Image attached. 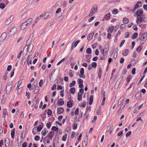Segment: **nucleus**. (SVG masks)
<instances>
[{
    "mask_svg": "<svg viewBox=\"0 0 147 147\" xmlns=\"http://www.w3.org/2000/svg\"><path fill=\"white\" fill-rule=\"evenodd\" d=\"M147 39V33H144L141 37L138 38V40L140 41L141 44H144Z\"/></svg>",
    "mask_w": 147,
    "mask_h": 147,
    "instance_id": "f257e3e1",
    "label": "nucleus"
},
{
    "mask_svg": "<svg viewBox=\"0 0 147 147\" xmlns=\"http://www.w3.org/2000/svg\"><path fill=\"white\" fill-rule=\"evenodd\" d=\"M12 83V82H9L6 86V93L7 94H9L10 93L11 90Z\"/></svg>",
    "mask_w": 147,
    "mask_h": 147,
    "instance_id": "f03ea898",
    "label": "nucleus"
},
{
    "mask_svg": "<svg viewBox=\"0 0 147 147\" xmlns=\"http://www.w3.org/2000/svg\"><path fill=\"white\" fill-rule=\"evenodd\" d=\"M97 5L96 4L94 5L91 9V11L89 13V16L91 17L92 15L96 12L97 11Z\"/></svg>",
    "mask_w": 147,
    "mask_h": 147,
    "instance_id": "7ed1b4c3",
    "label": "nucleus"
},
{
    "mask_svg": "<svg viewBox=\"0 0 147 147\" xmlns=\"http://www.w3.org/2000/svg\"><path fill=\"white\" fill-rule=\"evenodd\" d=\"M30 43V42L29 44L28 43V44H26V46H25L23 49V52H24V50L26 46H27L26 49L27 51L29 52H31L32 51L33 48V45L32 44Z\"/></svg>",
    "mask_w": 147,
    "mask_h": 147,
    "instance_id": "20e7f679",
    "label": "nucleus"
},
{
    "mask_svg": "<svg viewBox=\"0 0 147 147\" xmlns=\"http://www.w3.org/2000/svg\"><path fill=\"white\" fill-rule=\"evenodd\" d=\"M17 29L15 27H13L10 30L9 33V36L13 35L17 31Z\"/></svg>",
    "mask_w": 147,
    "mask_h": 147,
    "instance_id": "39448f33",
    "label": "nucleus"
},
{
    "mask_svg": "<svg viewBox=\"0 0 147 147\" xmlns=\"http://www.w3.org/2000/svg\"><path fill=\"white\" fill-rule=\"evenodd\" d=\"M88 141V137L86 135L84 138L82 142V147H86Z\"/></svg>",
    "mask_w": 147,
    "mask_h": 147,
    "instance_id": "423d86ee",
    "label": "nucleus"
},
{
    "mask_svg": "<svg viewBox=\"0 0 147 147\" xmlns=\"http://www.w3.org/2000/svg\"><path fill=\"white\" fill-rule=\"evenodd\" d=\"M7 37V33L6 32L3 33L0 37V40L3 41L5 40Z\"/></svg>",
    "mask_w": 147,
    "mask_h": 147,
    "instance_id": "0eeeda50",
    "label": "nucleus"
},
{
    "mask_svg": "<svg viewBox=\"0 0 147 147\" xmlns=\"http://www.w3.org/2000/svg\"><path fill=\"white\" fill-rule=\"evenodd\" d=\"M32 56L31 55H29L27 59V64L28 65H29V64H31L32 63Z\"/></svg>",
    "mask_w": 147,
    "mask_h": 147,
    "instance_id": "6e6552de",
    "label": "nucleus"
},
{
    "mask_svg": "<svg viewBox=\"0 0 147 147\" xmlns=\"http://www.w3.org/2000/svg\"><path fill=\"white\" fill-rule=\"evenodd\" d=\"M13 16H11L10 18L6 21L5 22V24L7 25L9 24L12 21L13 18Z\"/></svg>",
    "mask_w": 147,
    "mask_h": 147,
    "instance_id": "1a4fd4ad",
    "label": "nucleus"
},
{
    "mask_svg": "<svg viewBox=\"0 0 147 147\" xmlns=\"http://www.w3.org/2000/svg\"><path fill=\"white\" fill-rule=\"evenodd\" d=\"M84 69L83 68H81L80 70V74L79 75V77L80 78H85V75H84Z\"/></svg>",
    "mask_w": 147,
    "mask_h": 147,
    "instance_id": "9d476101",
    "label": "nucleus"
},
{
    "mask_svg": "<svg viewBox=\"0 0 147 147\" xmlns=\"http://www.w3.org/2000/svg\"><path fill=\"white\" fill-rule=\"evenodd\" d=\"M78 80L79 83V87L81 88H83L84 87L83 84V80L80 78H79Z\"/></svg>",
    "mask_w": 147,
    "mask_h": 147,
    "instance_id": "9b49d317",
    "label": "nucleus"
},
{
    "mask_svg": "<svg viewBox=\"0 0 147 147\" xmlns=\"http://www.w3.org/2000/svg\"><path fill=\"white\" fill-rule=\"evenodd\" d=\"M142 5V3L140 1H138L135 5L134 7L135 9H137L138 7H140Z\"/></svg>",
    "mask_w": 147,
    "mask_h": 147,
    "instance_id": "f8f14e48",
    "label": "nucleus"
},
{
    "mask_svg": "<svg viewBox=\"0 0 147 147\" xmlns=\"http://www.w3.org/2000/svg\"><path fill=\"white\" fill-rule=\"evenodd\" d=\"M135 97L137 99H139L141 97V93L140 92H138L135 95Z\"/></svg>",
    "mask_w": 147,
    "mask_h": 147,
    "instance_id": "ddd939ff",
    "label": "nucleus"
},
{
    "mask_svg": "<svg viewBox=\"0 0 147 147\" xmlns=\"http://www.w3.org/2000/svg\"><path fill=\"white\" fill-rule=\"evenodd\" d=\"M80 41L79 40H77L75 42L73 43L72 45L71 46V49L72 50L74 48H75L76 47L78 44L80 42Z\"/></svg>",
    "mask_w": 147,
    "mask_h": 147,
    "instance_id": "4468645a",
    "label": "nucleus"
},
{
    "mask_svg": "<svg viewBox=\"0 0 147 147\" xmlns=\"http://www.w3.org/2000/svg\"><path fill=\"white\" fill-rule=\"evenodd\" d=\"M34 36L33 33H32L29 37L27 41V44H28V43L29 44L30 42L32 40V38Z\"/></svg>",
    "mask_w": 147,
    "mask_h": 147,
    "instance_id": "2eb2a0df",
    "label": "nucleus"
},
{
    "mask_svg": "<svg viewBox=\"0 0 147 147\" xmlns=\"http://www.w3.org/2000/svg\"><path fill=\"white\" fill-rule=\"evenodd\" d=\"M136 13L138 16H141L143 14V11L141 10H137L136 12Z\"/></svg>",
    "mask_w": 147,
    "mask_h": 147,
    "instance_id": "dca6fc26",
    "label": "nucleus"
},
{
    "mask_svg": "<svg viewBox=\"0 0 147 147\" xmlns=\"http://www.w3.org/2000/svg\"><path fill=\"white\" fill-rule=\"evenodd\" d=\"M94 32H93L88 34L87 37V39L88 40H90L92 39L94 34Z\"/></svg>",
    "mask_w": 147,
    "mask_h": 147,
    "instance_id": "f3484780",
    "label": "nucleus"
},
{
    "mask_svg": "<svg viewBox=\"0 0 147 147\" xmlns=\"http://www.w3.org/2000/svg\"><path fill=\"white\" fill-rule=\"evenodd\" d=\"M64 111V109L62 107H60L58 109L57 111V113L58 114H60L63 112Z\"/></svg>",
    "mask_w": 147,
    "mask_h": 147,
    "instance_id": "a211bd4d",
    "label": "nucleus"
},
{
    "mask_svg": "<svg viewBox=\"0 0 147 147\" xmlns=\"http://www.w3.org/2000/svg\"><path fill=\"white\" fill-rule=\"evenodd\" d=\"M27 23L25 22L22 24L20 27L21 29L24 30L26 28L27 25H28Z\"/></svg>",
    "mask_w": 147,
    "mask_h": 147,
    "instance_id": "6ab92c4d",
    "label": "nucleus"
},
{
    "mask_svg": "<svg viewBox=\"0 0 147 147\" xmlns=\"http://www.w3.org/2000/svg\"><path fill=\"white\" fill-rule=\"evenodd\" d=\"M53 132L52 131H51L48 134L47 136L45 138H46V137H49L51 139H52V137L53 136Z\"/></svg>",
    "mask_w": 147,
    "mask_h": 147,
    "instance_id": "aec40b11",
    "label": "nucleus"
},
{
    "mask_svg": "<svg viewBox=\"0 0 147 147\" xmlns=\"http://www.w3.org/2000/svg\"><path fill=\"white\" fill-rule=\"evenodd\" d=\"M8 114L7 109L6 108H4L3 109V117L4 118H5L6 115Z\"/></svg>",
    "mask_w": 147,
    "mask_h": 147,
    "instance_id": "412c9836",
    "label": "nucleus"
},
{
    "mask_svg": "<svg viewBox=\"0 0 147 147\" xmlns=\"http://www.w3.org/2000/svg\"><path fill=\"white\" fill-rule=\"evenodd\" d=\"M131 79V76L130 75H129L127 78V82L125 84V86H127L129 83L130 81V80Z\"/></svg>",
    "mask_w": 147,
    "mask_h": 147,
    "instance_id": "4be33fe9",
    "label": "nucleus"
},
{
    "mask_svg": "<svg viewBox=\"0 0 147 147\" xmlns=\"http://www.w3.org/2000/svg\"><path fill=\"white\" fill-rule=\"evenodd\" d=\"M102 74V70L100 67L99 69V71L98 73V78L100 79L101 77Z\"/></svg>",
    "mask_w": 147,
    "mask_h": 147,
    "instance_id": "5701e85b",
    "label": "nucleus"
},
{
    "mask_svg": "<svg viewBox=\"0 0 147 147\" xmlns=\"http://www.w3.org/2000/svg\"><path fill=\"white\" fill-rule=\"evenodd\" d=\"M75 88L74 87H72L69 90V91L71 93L74 94L75 92Z\"/></svg>",
    "mask_w": 147,
    "mask_h": 147,
    "instance_id": "b1692460",
    "label": "nucleus"
},
{
    "mask_svg": "<svg viewBox=\"0 0 147 147\" xmlns=\"http://www.w3.org/2000/svg\"><path fill=\"white\" fill-rule=\"evenodd\" d=\"M58 104L60 106H62L64 104V102L62 99H60L58 101Z\"/></svg>",
    "mask_w": 147,
    "mask_h": 147,
    "instance_id": "393cba45",
    "label": "nucleus"
},
{
    "mask_svg": "<svg viewBox=\"0 0 147 147\" xmlns=\"http://www.w3.org/2000/svg\"><path fill=\"white\" fill-rule=\"evenodd\" d=\"M93 95H91L90 97V101L89 102V104L91 105L93 102Z\"/></svg>",
    "mask_w": 147,
    "mask_h": 147,
    "instance_id": "a878e982",
    "label": "nucleus"
},
{
    "mask_svg": "<svg viewBox=\"0 0 147 147\" xmlns=\"http://www.w3.org/2000/svg\"><path fill=\"white\" fill-rule=\"evenodd\" d=\"M82 95V94H80L79 92H78V101H80L81 100Z\"/></svg>",
    "mask_w": 147,
    "mask_h": 147,
    "instance_id": "bb28decb",
    "label": "nucleus"
},
{
    "mask_svg": "<svg viewBox=\"0 0 147 147\" xmlns=\"http://www.w3.org/2000/svg\"><path fill=\"white\" fill-rule=\"evenodd\" d=\"M138 34L137 32L134 33L133 35H132V38L133 39H135L138 36Z\"/></svg>",
    "mask_w": 147,
    "mask_h": 147,
    "instance_id": "cd10ccee",
    "label": "nucleus"
},
{
    "mask_svg": "<svg viewBox=\"0 0 147 147\" xmlns=\"http://www.w3.org/2000/svg\"><path fill=\"white\" fill-rule=\"evenodd\" d=\"M142 49V47L140 46H139L136 49V50L137 52L139 53H140L141 50Z\"/></svg>",
    "mask_w": 147,
    "mask_h": 147,
    "instance_id": "c85d7f7f",
    "label": "nucleus"
},
{
    "mask_svg": "<svg viewBox=\"0 0 147 147\" xmlns=\"http://www.w3.org/2000/svg\"><path fill=\"white\" fill-rule=\"evenodd\" d=\"M34 88H36L34 91V93L35 94H36L38 92V91L40 90V87L38 86H37L36 87H34Z\"/></svg>",
    "mask_w": 147,
    "mask_h": 147,
    "instance_id": "c756f323",
    "label": "nucleus"
},
{
    "mask_svg": "<svg viewBox=\"0 0 147 147\" xmlns=\"http://www.w3.org/2000/svg\"><path fill=\"white\" fill-rule=\"evenodd\" d=\"M67 107L71 108L72 106V104L71 102L69 101L67 102Z\"/></svg>",
    "mask_w": 147,
    "mask_h": 147,
    "instance_id": "7c9ffc66",
    "label": "nucleus"
},
{
    "mask_svg": "<svg viewBox=\"0 0 147 147\" xmlns=\"http://www.w3.org/2000/svg\"><path fill=\"white\" fill-rule=\"evenodd\" d=\"M5 7V4L3 3H0V8L1 9H3Z\"/></svg>",
    "mask_w": 147,
    "mask_h": 147,
    "instance_id": "2f4dec72",
    "label": "nucleus"
},
{
    "mask_svg": "<svg viewBox=\"0 0 147 147\" xmlns=\"http://www.w3.org/2000/svg\"><path fill=\"white\" fill-rule=\"evenodd\" d=\"M114 27L113 26H112L111 27H110L109 29H108V32L111 33L113 31L114 29Z\"/></svg>",
    "mask_w": 147,
    "mask_h": 147,
    "instance_id": "473e14b6",
    "label": "nucleus"
},
{
    "mask_svg": "<svg viewBox=\"0 0 147 147\" xmlns=\"http://www.w3.org/2000/svg\"><path fill=\"white\" fill-rule=\"evenodd\" d=\"M50 13L49 12H47L44 16V19H46L49 16Z\"/></svg>",
    "mask_w": 147,
    "mask_h": 147,
    "instance_id": "72a5a7b5",
    "label": "nucleus"
},
{
    "mask_svg": "<svg viewBox=\"0 0 147 147\" xmlns=\"http://www.w3.org/2000/svg\"><path fill=\"white\" fill-rule=\"evenodd\" d=\"M5 145L6 146H7L6 144V143H7V144H8V145L9 144L10 142H9V138H6L5 139Z\"/></svg>",
    "mask_w": 147,
    "mask_h": 147,
    "instance_id": "f704fd0d",
    "label": "nucleus"
},
{
    "mask_svg": "<svg viewBox=\"0 0 147 147\" xmlns=\"http://www.w3.org/2000/svg\"><path fill=\"white\" fill-rule=\"evenodd\" d=\"M123 22L124 24H127L129 22V20L127 19V18H124L123 19Z\"/></svg>",
    "mask_w": 147,
    "mask_h": 147,
    "instance_id": "c9c22d12",
    "label": "nucleus"
},
{
    "mask_svg": "<svg viewBox=\"0 0 147 147\" xmlns=\"http://www.w3.org/2000/svg\"><path fill=\"white\" fill-rule=\"evenodd\" d=\"M110 13H109L105 16V18L106 20H108L110 16Z\"/></svg>",
    "mask_w": 147,
    "mask_h": 147,
    "instance_id": "e433bc0d",
    "label": "nucleus"
},
{
    "mask_svg": "<svg viewBox=\"0 0 147 147\" xmlns=\"http://www.w3.org/2000/svg\"><path fill=\"white\" fill-rule=\"evenodd\" d=\"M32 19L31 18H28L25 22L27 23V25L29 24L32 21Z\"/></svg>",
    "mask_w": 147,
    "mask_h": 147,
    "instance_id": "4c0bfd02",
    "label": "nucleus"
},
{
    "mask_svg": "<svg viewBox=\"0 0 147 147\" xmlns=\"http://www.w3.org/2000/svg\"><path fill=\"white\" fill-rule=\"evenodd\" d=\"M51 130L53 131H58L59 128L58 127H56L55 126H53L51 128Z\"/></svg>",
    "mask_w": 147,
    "mask_h": 147,
    "instance_id": "58836bf2",
    "label": "nucleus"
},
{
    "mask_svg": "<svg viewBox=\"0 0 147 147\" xmlns=\"http://www.w3.org/2000/svg\"><path fill=\"white\" fill-rule=\"evenodd\" d=\"M105 53L106 54H107L108 52L109 49V46L108 45L105 46Z\"/></svg>",
    "mask_w": 147,
    "mask_h": 147,
    "instance_id": "ea45409f",
    "label": "nucleus"
},
{
    "mask_svg": "<svg viewBox=\"0 0 147 147\" xmlns=\"http://www.w3.org/2000/svg\"><path fill=\"white\" fill-rule=\"evenodd\" d=\"M76 84V82L75 81H73L71 83L69 84V87H71L73 86H74Z\"/></svg>",
    "mask_w": 147,
    "mask_h": 147,
    "instance_id": "a19ab883",
    "label": "nucleus"
},
{
    "mask_svg": "<svg viewBox=\"0 0 147 147\" xmlns=\"http://www.w3.org/2000/svg\"><path fill=\"white\" fill-rule=\"evenodd\" d=\"M123 99L122 98H120L119 100L118 103V105H120L121 103L123 101Z\"/></svg>",
    "mask_w": 147,
    "mask_h": 147,
    "instance_id": "79ce46f5",
    "label": "nucleus"
},
{
    "mask_svg": "<svg viewBox=\"0 0 147 147\" xmlns=\"http://www.w3.org/2000/svg\"><path fill=\"white\" fill-rule=\"evenodd\" d=\"M128 53V51L127 49H126L125 50V52L122 53V55L124 56H126L127 55Z\"/></svg>",
    "mask_w": 147,
    "mask_h": 147,
    "instance_id": "37998d69",
    "label": "nucleus"
},
{
    "mask_svg": "<svg viewBox=\"0 0 147 147\" xmlns=\"http://www.w3.org/2000/svg\"><path fill=\"white\" fill-rule=\"evenodd\" d=\"M45 128H44L43 130H42L41 132V134L42 136H45L46 134V132L45 131Z\"/></svg>",
    "mask_w": 147,
    "mask_h": 147,
    "instance_id": "c03bdc74",
    "label": "nucleus"
},
{
    "mask_svg": "<svg viewBox=\"0 0 147 147\" xmlns=\"http://www.w3.org/2000/svg\"><path fill=\"white\" fill-rule=\"evenodd\" d=\"M67 134H65L62 138V140L63 141H65L66 138H67Z\"/></svg>",
    "mask_w": 147,
    "mask_h": 147,
    "instance_id": "a18cd8bd",
    "label": "nucleus"
},
{
    "mask_svg": "<svg viewBox=\"0 0 147 147\" xmlns=\"http://www.w3.org/2000/svg\"><path fill=\"white\" fill-rule=\"evenodd\" d=\"M42 128V125H39V126H38L37 127V131H41V129Z\"/></svg>",
    "mask_w": 147,
    "mask_h": 147,
    "instance_id": "49530a36",
    "label": "nucleus"
},
{
    "mask_svg": "<svg viewBox=\"0 0 147 147\" xmlns=\"http://www.w3.org/2000/svg\"><path fill=\"white\" fill-rule=\"evenodd\" d=\"M86 52L87 53L89 54H90L91 53V49L90 48H87L86 50Z\"/></svg>",
    "mask_w": 147,
    "mask_h": 147,
    "instance_id": "de8ad7c7",
    "label": "nucleus"
},
{
    "mask_svg": "<svg viewBox=\"0 0 147 147\" xmlns=\"http://www.w3.org/2000/svg\"><path fill=\"white\" fill-rule=\"evenodd\" d=\"M137 24H134L133 25V28L134 30H135L136 31H137L138 30V28L137 27Z\"/></svg>",
    "mask_w": 147,
    "mask_h": 147,
    "instance_id": "09e8293b",
    "label": "nucleus"
},
{
    "mask_svg": "<svg viewBox=\"0 0 147 147\" xmlns=\"http://www.w3.org/2000/svg\"><path fill=\"white\" fill-rule=\"evenodd\" d=\"M91 66L93 67H96L97 66V63L95 62H93L92 63Z\"/></svg>",
    "mask_w": 147,
    "mask_h": 147,
    "instance_id": "8fccbe9b",
    "label": "nucleus"
},
{
    "mask_svg": "<svg viewBox=\"0 0 147 147\" xmlns=\"http://www.w3.org/2000/svg\"><path fill=\"white\" fill-rule=\"evenodd\" d=\"M123 132L122 131H121L120 132H119V133H118L117 134V135L119 136L120 137V138H121V137L123 135Z\"/></svg>",
    "mask_w": 147,
    "mask_h": 147,
    "instance_id": "3c124183",
    "label": "nucleus"
},
{
    "mask_svg": "<svg viewBox=\"0 0 147 147\" xmlns=\"http://www.w3.org/2000/svg\"><path fill=\"white\" fill-rule=\"evenodd\" d=\"M77 123H74L73 126L72 128L73 129H77Z\"/></svg>",
    "mask_w": 147,
    "mask_h": 147,
    "instance_id": "603ef678",
    "label": "nucleus"
},
{
    "mask_svg": "<svg viewBox=\"0 0 147 147\" xmlns=\"http://www.w3.org/2000/svg\"><path fill=\"white\" fill-rule=\"evenodd\" d=\"M105 92L104 91L103 89H102L101 90V94L102 95V96L103 97H105Z\"/></svg>",
    "mask_w": 147,
    "mask_h": 147,
    "instance_id": "864d4df0",
    "label": "nucleus"
},
{
    "mask_svg": "<svg viewBox=\"0 0 147 147\" xmlns=\"http://www.w3.org/2000/svg\"><path fill=\"white\" fill-rule=\"evenodd\" d=\"M47 127L49 129L51 126V123L50 122H48L46 125Z\"/></svg>",
    "mask_w": 147,
    "mask_h": 147,
    "instance_id": "5fc2aeb1",
    "label": "nucleus"
},
{
    "mask_svg": "<svg viewBox=\"0 0 147 147\" xmlns=\"http://www.w3.org/2000/svg\"><path fill=\"white\" fill-rule=\"evenodd\" d=\"M69 71V75H70V76L71 77H72L73 76V74H74L73 71H72V70H70Z\"/></svg>",
    "mask_w": 147,
    "mask_h": 147,
    "instance_id": "6e6d98bb",
    "label": "nucleus"
},
{
    "mask_svg": "<svg viewBox=\"0 0 147 147\" xmlns=\"http://www.w3.org/2000/svg\"><path fill=\"white\" fill-rule=\"evenodd\" d=\"M125 26V24H122L120 26V29L122 30V29H123Z\"/></svg>",
    "mask_w": 147,
    "mask_h": 147,
    "instance_id": "4d7b16f0",
    "label": "nucleus"
},
{
    "mask_svg": "<svg viewBox=\"0 0 147 147\" xmlns=\"http://www.w3.org/2000/svg\"><path fill=\"white\" fill-rule=\"evenodd\" d=\"M56 88V84H54L52 87H51V90H55Z\"/></svg>",
    "mask_w": 147,
    "mask_h": 147,
    "instance_id": "13d9d810",
    "label": "nucleus"
},
{
    "mask_svg": "<svg viewBox=\"0 0 147 147\" xmlns=\"http://www.w3.org/2000/svg\"><path fill=\"white\" fill-rule=\"evenodd\" d=\"M118 13V10L117 9H114L112 11V13L113 14H116Z\"/></svg>",
    "mask_w": 147,
    "mask_h": 147,
    "instance_id": "bf43d9fd",
    "label": "nucleus"
},
{
    "mask_svg": "<svg viewBox=\"0 0 147 147\" xmlns=\"http://www.w3.org/2000/svg\"><path fill=\"white\" fill-rule=\"evenodd\" d=\"M65 59V58H63L61 60L59 61L57 64V65H59Z\"/></svg>",
    "mask_w": 147,
    "mask_h": 147,
    "instance_id": "052dcab7",
    "label": "nucleus"
},
{
    "mask_svg": "<svg viewBox=\"0 0 147 147\" xmlns=\"http://www.w3.org/2000/svg\"><path fill=\"white\" fill-rule=\"evenodd\" d=\"M47 113L48 115H51L52 113L51 110L50 109H48V110Z\"/></svg>",
    "mask_w": 147,
    "mask_h": 147,
    "instance_id": "680f3d73",
    "label": "nucleus"
},
{
    "mask_svg": "<svg viewBox=\"0 0 147 147\" xmlns=\"http://www.w3.org/2000/svg\"><path fill=\"white\" fill-rule=\"evenodd\" d=\"M40 139V137L38 136H36L34 137V140L36 141Z\"/></svg>",
    "mask_w": 147,
    "mask_h": 147,
    "instance_id": "e2e57ef3",
    "label": "nucleus"
},
{
    "mask_svg": "<svg viewBox=\"0 0 147 147\" xmlns=\"http://www.w3.org/2000/svg\"><path fill=\"white\" fill-rule=\"evenodd\" d=\"M125 41V40H122V42H121L119 45V47H121L123 45V44L124 43Z\"/></svg>",
    "mask_w": 147,
    "mask_h": 147,
    "instance_id": "0e129e2a",
    "label": "nucleus"
},
{
    "mask_svg": "<svg viewBox=\"0 0 147 147\" xmlns=\"http://www.w3.org/2000/svg\"><path fill=\"white\" fill-rule=\"evenodd\" d=\"M26 58L24 59L22 61V65H24L26 62Z\"/></svg>",
    "mask_w": 147,
    "mask_h": 147,
    "instance_id": "69168bd1",
    "label": "nucleus"
},
{
    "mask_svg": "<svg viewBox=\"0 0 147 147\" xmlns=\"http://www.w3.org/2000/svg\"><path fill=\"white\" fill-rule=\"evenodd\" d=\"M37 132L36 131V128L34 127L32 130V133L34 134H36L37 133Z\"/></svg>",
    "mask_w": 147,
    "mask_h": 147,
    "instance_id": "338daca9",
    "label": "nucleus"
},
{
    "mask_svg": "<svg viewBox=\"0 0 147 147\" xmlns=\"http://www.w3.org/2000/svg\"><path fill=\"white\" fill-rule=\"evenodd\" d=\"M26 95L27 96V98L29 99L30 98V93L29 92H26Z\"/></svg>",
    "mask_w": 147,
    "mask_h": 147,
    "instance_id": "774afa93",
    "label": "nucleus"
}]
</instances>
